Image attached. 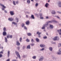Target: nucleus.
I'll list each match as a JSON object with an SVG mask.
<instances>
[{"mask_svg":"<svg viewBox=\"0 0 61 61\" xmlns=\"http://www.w3.org/2000/svg\"><path fill=\"white\" fill-rule=\"evenodd\" d=\"M19 40L20 42H21L22 40V39L21 38H20Z\"/></svg>","mask_w":61,"mask_h":61,"instance_id":"nucleus-35","label":"nucleus"},{"mask_svg":"<svg viewBox=\"0 0 61 61\" xmlns=\"http://www.w3.org/2000/svg\"><path fill=\"white\" fill-rule=\"evenodd\" d=\"M7 36V38H12L13 37L12 35H9Z\"/></svg>","mask_w":61,"mask_h":61,"instance_id":"nucleus-6","label":"nucleus"},{"mask_svg":"<svg viewBox=\"0 0 61 61\" xmlns=\"http://www.w3.org/2000/svg\"><path fill=\"white\" fill-rule=\"evenodd\" d=\"M9 20L10 21H12L13 20H14V19L12 18H9Z\"/></svg>","mask_w":61,"mask_h":61,"instance_id":"nucleus-18","label":"nucleus"},{"mask_svg":"<svg viewBox=\"0 0 61 61\" xmlns=\"http://www.w3.org/2000/svg\"><path fill=\"white\" fill-rule=\"evenodd\" d=\"M36 56H33V57H32V58H33L34 59H36Z\"/></svg>","mask_w":61,"mask_h":61,"instance_id":"nucleus-26","label":"nucleus"},{"mask_svg":"<svg viewBox=\"0 0 61 61\" xmlns=\"http://www.w3.org/2000/svg\"><path fill=\"white\" fill-rule=\"evenodd\" d=\"M15 20L16 21H17V22H18V18L17 17H16L15 18Z\"/></svg>","mask_w":61,"mask_h":61,"instance_id":"nucleus-28","label":"nucleus"},{"mask_svg":"<svg viewBox=\"0 0 61 61\" xmlns=\"http://www.w3.org/2000/svg\"><path fill=\"white\" fill-rule=\"evenodd\" d=\"M16 44L17 46H20V43H19V41H16Z\"/></svg>","mask_w":61,"mask_h":61,"instance_id":"nucleus-9","label":"nucleus"},{"mask_svg":"<svg viewBox=\"0 0 61 61\" xmlns=\"http://www.w3.org/2000/svg\"><path fill=\"white\" fill-rule=\"evenodd\" d=\"M27 2L28 4H30V0H28Z\"/></svg>","mask_w":61,"mask_h":61,"instance_id":"nucleus-20","label":"nucleus"},{"mask_svg":"<svg viewBox=\"0 0 61 61\" xmlns=\"http://www.w3.org/2000/svg\"><path fill=\"white\" fill-rule=\"evenodd\" d=\"M61 46V43H59V45L58 46V47H60Z\"/></svg>","mask_w":61,"mask_h":61,"instance_id":"nucleus-38","label":"nucleus"},{"mask_svg":"<svg viewBox=\"0 0 61 61\" xmlns=\"http://www.w3.org/2000/svg\"><path fill=\"white\" fill-rule=\"evenodd\" d=\"M60 31L61 32V29H60Z\"/></svg>","mask_w":61,"mask_h":61,"instance_id":"nucleus-64","label":"nucleus"},{"mask_svg":"<svg viewBox=\"0 0 61 61\" xmlns=\"http://www.w3.org/2000/svg\"><path fill=\"white\" fill-rule=\"evenodd\" d=\"M53 22V20L50 21H48L47 22L48 23V24H49V23H52Z\"/></svg>","mask_w":61,"mask_h":61,"instance_id":"nucleus-13","label":"nucleus"},{"mask_svg":"<svg viewBox=\"0 0 61 61\" xmlns=\"http://www.w3.org/2000/svg\"><path fill=\"white\" fill-rule=\"evenodd\" d=\"M8 54V57H9V55H10V51H8L7 53Z\"/></svg>","mask_w":61,"mask_h":61,"instance_id":"nucleus-19","label":"nucleus"},{"mask_svg":"<svg viewBox=\"0 0 61 61\" xmlns=\"http://www.w3.org/2000/svg\"><path fill=\"white\" fill-rule=\"evenodd\" d=\"M31 17L32 19H35V17H34V15H32Z\"/></svg>","mask_w":61,"mask_h":61,"instance_id":"nucleus-32","label":"nucleus"},{"mask_svg":"<svg viewBox=\"0 0 61 61\" xmlns=\"http://www.w3.org/2000/svg\"><path fill=\"white\" fill-rule=\"evenodd\" d=\"M27 42H29V41H30L29 40L27 39L26 40Z\"/></svg>","mask_w":61,"mask_h":61,"instance_id":"nucleus-42","label":"nucleus"},{"mask_svg":"<svg viewBox=\"0 0 61 61\" xmlns=\"http://www.w3.org/2000/svg\"><path fill=\"white\" fill-rule=\"evenodd\" d=\"M36 40L37 42H39V40L38 38H36Z\"/></svg>","mask_w":61,"mask_h":61,"instance_id":"nucleus-29","label":"nucleus"},{"mask_svg":"<svg viewBox=\"0 0 61 61\" xmlns=\"http://www.w3.org/2000/svg\"><path fill=\"white\" fill-rule=\"evenodd\" d=\"M3 34V36H5L6 35V32H5V31H4Z\"/></svg>","mask_w":61,"mask_h":61,"instance_id":"nucleus-17","label":"nucleus"},{"mask_svg":"<svg viewBox=\"0 0 61 61\" xmlns=\"http://www.w3.org/2000/svg\"><path fill=\"white\" fill-rule=\"evenodd\" d=\"M31 42H34V40L33 39H32L31 40Z\"/></svg>","mask_w":61,"mask_h":61,"instance_id":"nucleus-43","label":"nucleus"},{"mask_svg":"<svg viewBox=\"0 0 61 61\" xmlns=\"http://www.w3.org/2000/svg\"><path fill=\"white\" fill-rule=\"evenodd\" d=\"M10 14L11 15H13L15 14L14 13V12L13 11H10Z\"/></svg>","mask_w":61,"mask_h":61,"instance_id":"nucleus-10","label":"nucleus"},{"mask_svg":"<svg viewBox=\"0 0 61 61\" xmlns=\"http://www.w3.org/2000/svg\"><path fill=\"white\" fill-rule=\"evenodd\" d=\"M15 53L18 57L20 59V56L19 55V53L17 51H16Z\"/></svg>","mask_w":61,"mask_h":61,"instance_id":"nucleus-4","label":"nucleus"},{"mask_svg":"<svg viewBox=\"0 0 61 61\" xmlns=\"http://www.w3.org/2000/svg\"><path fill=\"white\" fill-rule=\"evenodd\" d=\"M29 21H26V25H29Z\"/></svg>","mask_w":61,"mask_h":61,"instance_id":"nucleus-24","label":"nucleus"},{"mask_svg":"<svg viewBox=\"0 0 61 61\" xmlns=\"http://www.w3.org/2000/svg\"><path fill=\"white\" fill-rule=\"evenodd\" d=\"M5 42L6 43L8 41V40H7V38L6 37H5Z\"/></svg>","mask_w":61,"mask_h":61,"instance_id":"nucleus-23","label":"nucleus"},{"mask_svg":"<svg viewBox=\"0 0 61 61\" xmlns=\"http://www.w3.org/2000/svg\"><path fill=\"white\" fill-rule=\"evenodd\" d=\"M55 17H56L57 18H58V19H60V17H59V16H55Z\"/></svg>","mask_w":61,"mask_h":61,"instance_id":"nucleus-30","label":"nucleus"},{"mask_svg":"<svg viewBox=\"0 0 61 61\" xmlns=\"http://www.w3.org/2000/svg\"><path fill=\"white\" fill-rule=\"evenodd\" d=\"M2 56V55L1 54H0V57H1Z\"/></svg>","mask_w":61,"mask_h":61,"instance_id":"nucleus-52","label":"nucleus"},{"mask_svg":"<svg viewBox=\"0 0 61 61\" xmlns=\"http://www.w3.org/2000/svg\"><path fill=\"white\" fill-rule=\"evenodd\" d=\"M46 19H48L49 18H48V16H46Z\"/></svg>","mask_w":61,"mask_h":61,"instance_id":"nucleus-54","label":"nucleus"},{"mask_svg":"<svg viewBox=\"0 0 61 61\" xmlns=\"http://www.w3.org/2000/svg\"><path fill=\"white\" fill-rule=\"evenodd\" d=\"M16 4H18V3H19V2L18 1H16Z\"/></svg>","mask_w":61,"mask_h":61,"instance_id":"nucleus-48","label":"nucleus"},{"mask_svg":"<svg viewBox=\"0 0 61 61\" xmlns=\"http://www.w3.org/2000/svg\"><path fill=\"white\" fill-rule=\"evenodd\" d=\"M59 35H60L61 36V32H60L59 33Z\"/></svg>","mask_w":61,"mask_h":61,"instance_id":"nucleus-55","label":"nucleus"},{"mask_svg":"<svg viewBox=\"0 0 61 61\" xmlns=\"http://www.w3.org/2000/svg\"><path fill=\"white\" fill-rule=\"evenodd\" d=\"M40 46L41 47H44L45 46V45L41 44Z\"/></svg>","mask_w":61,"mask_h":61,"instance_id":"nucleus-12","label":"nucleus"},{"mask_svg":"<svg viewBox=\"0 0 61 61\" xmlns=\"http://www.w3.org/2000/svg\"><path fill=\"white\" fill-rule=\"evenodd\" d=\"M30 45L31 46H34V45H35V44L34 43H32L30 44Z\"/></svg>","mask_w":61,"mask_h":61,"instance_id":"nucleus-44","label":"nucleus"},{"mask_svg":"<svg viewBox=\"0 0 61 61\" xmlns=\"http://www.w3.org/2000/svg\"><path fill=\"white\" fill-rule=\"evenodd\" d=\"M26 13H27V14H29V12H26Z\"/></svg>","mask_w":61,"mask_h":61,"instance_id":"nucleus-62","label":"nucleus"},{"mask_svg":"<svg viewBox=\"0 0 61 61\" xmlns=\"http://www.w3.org/2000/svg\"><path fill=\"white\" fill-rule=\"evenodd\" d=\"M4 12L5 13H7V11H6V10H5L4 11Z\"/></svg>","mask_w":61,"mask_h":61,"instance_id":"nucleus-50","label":"nucleus"},{"mask_svg":"<svg viewBox=\"0 0 61 61\" xmlns=\"http://www.w3.org/2000/svg\"><path fill=\"white\" fill-rule=\"evenodd\" d=\"M45 50V48H42L41 49H40V51H44Z\"/></svg>","mask_w":61,"mask_h":61,"instance_id":"nucleus-22","label":"nucleus"},{"mask_svg":"<svg viewBox=\"0 0 61 61\" xmlns=\"http://www.w3.org/2000/svg\"><path fill=\"white\" fill-rule=\"evenodd\" d=\"M3 31H4V32H5V31H6V28H5L4 27L3 29Z\"/></svg>","mask_w":61,"mask_h":61,"instance_id":"nucleus-40","label":"nucleus"},{"mask_svg":"<svg viewBox=\"0 0 61 61\" xmlns=\"http://www.w3.org/2000/svg\"><path fill=\"white\" fill-rule=\"evenodd\" d=\"M26 17H27V18H28V15H26Z\"/></svg>","mask_w":61,"mask_h":61,"instance_id":"nucleus-58","label":"nucleus"},{"mask_svg":"<svg viewBox=\"0 0 61 61\" xmlns=\"http://www.w3.org/2000/svg\"><path fill=\"white\" fill-rule=\"evenodd\" d=\"M13 4L14 5H16V4L15 3V2L14 1H13Z\"/></svg>","mask_w":61,"mask_h":61,"instance_id":"nucleus-25","label":"nucleus"},{"mask_svg":"<svg viewBox=\"0 0 61 61\" xmlns=\"http://www.w3.org/2000/svg\"><path fill=\"white\" fill-rule=\"evenodd\" d=\"M47 37V36H44L43 37V38L44 39H46Z\"/></svg>","mask_w":61,"mask_h":61,"instance_id":"nucleus-37","label":"nucleus"},{"mask_svg":"<svg viewBox=\"0 0 61 61\" xmlns=\"http://www.w3.org/2000/svg\"><path fill=\"white\" fill-rule=\"evenodd\" d=\"M24 25H25L24 24H22V27H24Z\"/></svg>","mask_w":61,"mask_h":61,"instance_id":"nucleus-47","label":"nucleus"},{"mask_svg":"<svg viewBox=\"0 0 61 61\" xmlns=\"http://www.w3.org/2000/svg\"><path fill=\"white\" fill-rule=\"evenodd\" d=\"M59 39V38L58 36H56L54 37L53 39V40L54 41H56Z\"/></svg>","mask_w":61,"mask_h":61,"instance_id":"nucleus-1","label":"nucleus"},{"mask_svg":"<svg viewBox=\"0 0 61 61\" xmlns=\"http://www.w3.org/2000/svg\"><path fill=\"white\" fill-rule=\"evenodd\" d=\"M39 37H41V36L40 35H39Z\"/></svg>","mask_w":61,"mask_h":61,"instance_id":"nucleus-63","label":"nucleus"},{"mask_svg":"<svg viewBox=\"0 0 61 61\" xmlns=\"http://www.w3.org/2000/svg\"><path fill=\"white\" fill-rule=\"evenodd\" d=\"M57 32H58V33H59L60 32V29L59 30H57Z\"/></svg>","mask_w":61,"mask_h":61,"instance_id":"nucleus-45","label":"nucleus"},{"mask_svg":"<svg viewBox=\"0 0 61 61\" xmlns=\"http://www.w3.org/2000/svg\"><path fill=\"white\" fill-rule=\"evenodd\" d=\"M36 7H37V6H38V3H36L35 5Z\"/></svg>","mask_w":61,"mask_h":61,"instance_id":"nucleus-39","label":"nucleus"},{"mask_svg":"<svg viewBox=\"0 0 61 61\" xmlns=\"http://www.w3.org/2000/svg\"><path fill=\"white\" fill-rule=\"evenodd\" d=\"M12 24H14V25H16V23H15V22H12Z\"/></svg>","mask_w":61,"mask_h":61,"instance_id":"nucleus-34","label":"nucleus"},{"mask_svg":"<svg viewBox=\"0 0 61 61\" xmlns=\"http://www.w3.org/2000/svg\"><path fill=\"white\" fill-rule=\"evenodd\" d=\"M49 5V4L48 3H46L45 5V6L46 8H47L48 7V6Z\"/></svg>","mask_w":61,"mask_h":61,"instance_id":"nucleus-8","label":"nucleus"},{"mask_svg":"<svg viewBox=\"0 0 61 61\" xmlns=\"http://www.w3.org/2000/svg\"><path fill=\"white\" fill-rule=\"evenodd\" d=\"M44 59V57L43 56H41L40 59H39V61H43Z\"/></svg>","mask_w":61,"mask_h":61,"instance_id":"nucleus-5","label":"nucleus"},{"mask_svg":"<svg viewBox=\"0 0 61 61\" xmlns=\"http://www.w3.org/2000/svg\"><path fill=\"white\" fill-rule=\"evenodd\" d=\"M6 61H10V59H8Z\"/></svg>","mask_w":61,"mask_h":61,"instance_id":"nucleus-56","label":"nucleus"},{"mask_svg":"<svg viewBox=\"0 0 61 61\" xmlns=\"http://www.w3.org/2000/svg\"><path fill=\"white\" fill-rule=\"evenodd\" d=\"M58 6L59 7H61V2L59 1L57 4Z\"/></svg>","mask_w":61,"mask_h":61,"instance_id":"nucleus-3","label":"nucleus"},{"mask_svg":"<svg viewBox=\"0 0 61 61\" xmlns=\"http://www.w3.org/2000/svg\"><path fill=\"white\" fill-rule=\"evenodd\" d=\"M0 54H1V53H2L3 54V51H1L0 52Z\"/></svg>","mask_w":61,"mask_h":61,"instance_id":"nucleus-61","label":"nucleus"},{"mask_svg":"<svg viewBox=\"0 0 61 61\" xmlns=\"http://www.w3.org/2000/svg\"><path fill=\"white\" fill-rule=\"evenodd\" d=\"M28 36H31V34L30 33H28Z\"/></svg>","mask_w":61,"mask_h":61,"instance_id":"nucleus-36","label":"nucleus"},{"mask_svg":"<svg viewBox=\"0 0 61 61\" xmlns=\"http://www.w3.org/2000/svg\"><path fill=\"white\" fill-rule=\"evenodd\" d=\"M52 14L53 15H55V14H56V12H55V11L54 10H52Z\"/></svg>","mask_w":61,"mask_h":61,"instance_id":"nucleus-14","label":"nucleus"},{"mask_svg":"<svg viewBox=\"0 0 61 61\" xmlns=\"http://www.w3.org/2000/svg\"><path fill=\"white\" fill-rule=\"evenodd\" d=\"M52 49H53V48L52 47H50L49 48V50L51 51H52Z\"/></svg>","mask_w":61,"mask_h":61,"instance_id":"nucleus-21","label":"nucleus"},{"mask_svg":"<svg viewBox=\"0 0 61 61\" xmlns=\"http://www.w3.org/2000/svg\"><path fill=\"white\" fill-rule=\"evenodd\" d=\"M0 6H2L3 8L2 7V10H3V11H4V10H5V8H6V7H5V6L3 4H0Z\"/></svg>","mask_w":61,"mask_h":61,"instance_id":"nucleus-2","label":"nucleus"},{"mask_svg":"<svg viewBox=\"0 0 61 61\" xmlns=\"http://www.w3.org/2000/svg\"><path fill=\"white\" fill-rule=\"evenodd\" d=\"M57 55H61V52H57Z\"/></svg>","mask_w":61,"mask_h":61,"instance_id":"nucleus-31","label":"nucleus"},{"mask_svg":"<svg viewBox=\"0 0 61 61\" xmlns=\"http://www.w3.org/2000/svg\"><path fill=\"white\" fill-rule=\"evenodd\" d=\"M57 13H59V14H61V12L59 11H57Z\"/></svg>","mask_w":61,"mask_h":61,"instance_id":"nucleus-51","label":"nucleus"},{"mask_svg":"<svg viewBox=\"0 0 61 61\" xmlns=\"http://www.w3.org/2000/svg\"><path fill=\"white\" fill-rule=\"evenodd\" d=\"M20 48L19 47H17V49H20Z\"/></svg>","mask_w":61,"mask_h":61,"instance_id":"nucleus-60","label":"nucleus"},{"mask_svg":"<svg viewBox=\"0 0 61 61\" xmlns=\"http://www.w3.org/2000/svg\"><path fill=\"white\" fill-rule=\"evenodd\" d=\"M42 16V13H40V19H43L44 18L43 17H41V16Z\"/></svg>","mask_w":61,"mask_h":61,"instance_id":"nucleus-7","label":"nucleus"},{"mask_svg":"<svg viewBox=\"0 0 61 61\" xmlns=\"http://www.w3.org/2000/svg\"><path fill=\"white\" fill-rule=\"evenodd\" d=\"M12 61H17V60H12Z\"/></svg>","mask_w":61,"mask_h":61,"instance_id":"nucleus-53","label":"nucleus"},{"mask_svg":"<svg viewBox=\"0 0 61 61\" xmlns=\"http://www.w3.org/2000/svg\"><path fill=\"white\" fill-rule=\"evenodd\" d=\"M53 22H55L56 23H57L58 22L57 21H56L55 20H53Z\"/></svg>","mask_w":61,"mask_h":61,"instance_id":"nucleus-27","label":"nucleus"},{"mask_svg":"<svg viewBox=\"0 0 61 61\" xmlns=\"http://www.w3.org/2000/svg\"><path fill=\"white\" fill-rule=\"evenodd\" d=\"M50 26L51 29H53L54 28V26L53 25H50Z\"/></svg>","mask_w":61,"mask_h":61,"instance_id":"nucleus-15","label":"nucleus"},{"mask_svg":"<svg viewBox=\"0 0 61 61\" xmlns=\"http://www.w3.org/2000/svg\"><path fill=\"white\" fill-rule=\"evenodd\" d=\"M23 57L24 58L25 57V55H24L23 56Z\"/></svg>","mask_w":61,"mask_h":61,"instance_id":"nucleus-59","label":"nucleus"},{"mask_svg":"<svg viewBox=\"0 0 61 61\" xmlns=\"http://www.w3.org/2000/svg\"><path fill=\"white\" fill-rule=\"evenodd\" d=\"M27 49H30V48H31L30 47V45H29L27 47Z\"/></svg>","mask_w":61,"mask_h":61,"instance_id":"nucleus-16","label":"nucleus"},{"mask_svg":"<svg viewBox=\"0 0 61 61\" xmlns=\"http://www.w3.org/2000/svg\"><path fill=\"white\" fill-rule=\"evenodd\" d=\"M24 29L25 30H26L27 29V28H26V27H25V26H24Z\"/></svg>","mask_w":61,"mask_h":61,"instance_id":"nucleus-49","label":"nucleus"},{"mask_svg":"<svg viewBox=\"0 0 61 61\" xmlns=\"http://www.w3.org/2000/svg\"><path fill=\"white\" fill-rule=\"evenodd\" d=\"M25 46H23V49H24L25 48Z\"/></svg>","mask_w":61,"mask_h":61,"instance_id":"nucleus-57","label":"nucleus"},{"mask_svg":"<svg viewBox=\"0 0 61 61\" xmlns=\"http://www.w3.org/2000/svg\"><path fill=\"white\" fill-rule=\"evenodd\" d=\"M48 25V23L47 22H46V24L44 25H43L44 26H45V27H46Z\"/></svg>","mask_w":61,"mask_h":61,"instance_id":"nucleus-11","label":"nucleus"},{"mask_svg":"<svg viewBox=\"0 0 61 61\" xmlns=\"http://www.w3.org/2000/svg\"><path fill=\"white\" fill-rule=\"evenodd\" d=\"M45 28V27L43 25V27L42 28V29H44Z\"/></svg>","mask_w":61,"mask_h":61,"instance_id":"nucleus-41","label":"nucleus"},{"mask_svg":"<svg viewBox=\"0 0 61 61\" xmlns=\"http://www.w3.org/2000/svg\"><path fill=\"white\" fill-rule=\"evenodd\" d=\"M37 34L38 35H40V34H41V33H40V32H37Z\"/></svg>","mask_w":61,"mask_h":61,"instance_id":"nucleus-33","label":"nucleus"},{"mask_svg":"<svg viewBox=\"0 0 61 61\" xmlns=\"http://www.w3.org/2000/svg\"><path fill=\"white\" fill-rule=\"evenodd\" d=\"M59 52H61V48H60L59 49Z\"/></svg>","mask_w":61,"mask_h":61,"instance_id":"nucleus-46","label":"nucleus"}]
</instances>
